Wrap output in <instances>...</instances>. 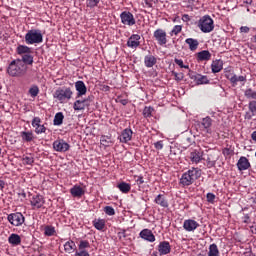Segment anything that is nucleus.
Here are the masks:
<instances>
[{"label":"nucleus","mask_w":256,"mask_h":256,"mask_svg":"<svg viewBox=\"0 0 256 256\" xmlns=\"http://www.w3.org/2000/svg\"><path fill=\"white\" fill-rule=\"evenodd\" d=\"M120 18L123 24L129 25V12H122Z\"/></svg>","instance_id":"nucleus-45"},{"label":"nucleus","mask_w":256,"mask_h":256,"mask_svg":"<svg viewBox=\"0 0 256 256\" xmlns=\"http://www.w3.org/2000/svg\"><path fill=\"white\" fill-rule=\"evenodd\" d=\"M106 223L107 221L102 218H95L94 220H92V226H94V228L98 231H103L106 227Z\"/></svg>","instance_id":"nucleus-21"},{"label":"nucleus","mask_w":256,"mask_h":256,"mask_svg":"<svg viewBox=\"0 0 256 256\" xmlns=\"http://www.w3.org/2000/svg\"><path fill=\"white\" fill-rule=\"evenodd\" d=\"M42 119H40L39 117H34L32 120V127L33 128H38L39 126H42Z\"/></svg>","instance_id":"nucleus-51"},{"label":"nucleus","mask_w":256,"mask_h":256,"mask_svg":"<svg viewBox=\"0 0 256 256\" xmlns=\"http://www.w3.org/2000/svg\"><path fill=\"white\" fill-rule=\"evenodd\" d=\"M198 28L203 33H211L215 29L214 20L209 15H204L199 19Z\"/></svg>","instance_id":"nucleus-5"},{"label":"nucleus","mask_w":256,"mask_h":256,"mask_svg":"<svg viewBox=\"0 0 256 256\" xmlns=\"http://www.w3.org/2000/svg\"><path fill=\"white\" fill-rule=\"evenodd\" d=\"M154 203L163 208L169 207V202L163 194H159L158 196H156L154 199Z\"/></svg>","instance_id":"nucleus-19"},{"label":"nucleus","mask_w":256,"mask_h":256,"mask_svg":"<svg viewBox=\"0 0 256 256\" xmlns=\"http://www.w3.org/2000/svg\"><path fill=\"white\" fill-rule=\"evenodd\" d=\"M118 237L122 242L127 241V234L125 230L119 231Z\"/></svg>","instance_id":"nucleus-57"},{"label":"nucleus","mask_w":256,"mask_h":256,"mask_svg":"<svg viewBox=\"0 0 256 256\" xmlns=\"http://www.w3.org/2000/svg\"><path fill=\"white\" fill-rule=\"evenodd\" d=\"M31 206L33 209H40L44 206L45 204V199L44 196L42 195H33L30 199Z\"/></svg>","instance_id":"nucleus-9"},{"label":"nucleus","mask_w":256,"mask_h":256,"mask_svg":"<svg viewBox=\"0 0 256 256\" xmlns=\"http://www.w3.org/2000/svg\"><path fill=\"white\" fill-rule=\"evenodd\" d=\"M172 246L168 241H162L159 243L158 251L160 256H166L171 253Z\"/></svg>","instance_id":"nucleus-13"},{"label":"nucleus","mask_w":256,"mask_h":256,"mask_svg":"<svg viewBox=\"0 0 256 256\" xmlns=\"http://www.w3.org/2000/svg\"><path fill=\"white\" fill-rule=\"evenodd\" d=\"M56 231H55V227L52 225H46L44 226V235L51 237L53 235H55Z\"/></svg>","instance_id":"nucleus-34"},{"label":"nucleus","mask_w":256,"mask_h":256,"mask_svg":"<svg viewBox=\"0 0 256 256\" xmlns=\"http://www.w3.org/2000/svg\"><path fill=\"white\" fill-rule=\"evenodd\" d=\"M136 23L135 18L132 13H129V26H132Z\"/></svg>","instance_id":"nucleus-60"},{"label":"nucleus","mask_w":256,"mask_h":256,"mask_svg":"<svg viewBox=\"0 0 256 256\" xmlns=\"http://www.w3.org/2000/svg\"><path fill=\"white\" fill-rule=\"evenodd\" d=\"M89 248H91V244H89L88 240H80L78 250L87 251L86 249Z\"/></svg>","instance_id":"nucleus-39"},{"label":"nucleus","mask_w":256,"mask_h":256,"mask_svg":"<svg viewBox=\"0 0 256 256\" xmlns=\"http://www.w3.org/2000/svg\"><path fill=\"white\" fill-rule=\"evenodd\" d=\"M26 45H39L43 43V33L38 29H31L25 34Z\"/></svg>","instance_id":"nucleus-3"},{"label":"nucleus","mask_w":256,"mask_h":256,"mask_svg":"<svg viewBox=\"0 0 256 256\" xmlns=\"http://www.w3.org/2000/svg\"><path fill=\"white\" fill-rule=\"evenodd\" d=\"M111 144V139L108 138L107 136H102L100 138V145L104 146V147H109Z\"/></svg>","instance_id":"nucleus-43"},{"label":"nucleus","mask_w":256,"mask_h":256,"mask_svg":"<svg viewBox=\"0 0 256 256\" xmlns=\"http://www.w3.org/2000/svg\"><path fill=\"white\" fill-rule=\"evenodd\" d=\"M202 126L204 129H210L212 127V124H213V120L211 117H206V118H203L202 119Z\"/></svg>","instance_id":"nucleus-38"},{"label":"nucleus","mask_w":256,"mask_h":256,"mask_svg":"<svg viewBox=\"0 0 256 256\" xmlns=\"http://www.w3.org/2000/svg\"><path fill=\"white\" fill-rule=\"evenodd\" d=\"M201 172L202 171L199 168L188 169L182 174V177L179 178V186L183 188L192 186L198 179H200Z\"/></svg>","instance_id":"nucleus-1"},{"label":"nucleus","mask_w":256,"mask_h":256,"mask_svg":"<svg viewBox=\"0 0 256 256\" xmlns=\"http://www.w3.org/2000/svg\"><path fill=\"white\" fill-rule=\"evenodd\" d=\"M88 98L83 100H76L73 104L74 111H83L86 107H89V104H87Z\"/></svg>","instance_id":"nucleus-18"},{"label":"nucleus","mask_w":256,"mask_h":256,"mask_svg":"<svg viewBox=\"0 0 256 256\" xmlns=\"http://www.w3.org/2000/svg\"><path fill=\"white\" fill-rule=\"evenodd\" d=\"M73 92L70 87H59L55 93L52 95L56 101H59V103H65L67 101H70L72 98Z\"/></svg>","instance_id":"nucleus-4"},{"label":"nucleus","mask_w":256,"mask_h":256,"mask_svg":"<svg viewBox=\"0 0 256 256\" xmlns=\"http://www.w3.org/2000/svg\"><path fill=\"white\" fill-rule=\"evenodd\" d=\"M34 162H35V159L31 154L24 156V158H23L24 165H34Z\"/></svg>","instance_id":"nucleus-42"},{"label":"nucleus","mask_w":256,"mask_h":256,"mask_svg":"<svg viewBox=\"0 0 256 256\" xmlns=\"http://www.w3.org/2000/svg\"><path fill=\"white\" fill-rule=\"evenodd\" d=\"M190 78L193 79L198 85H206L209 83L207 76H202L200 74L191 75Z\"/></svg>","instance_id":"nucleus-24"},{"label":"nucleus","mask_w":256,"mask_h":256,"mask_svg":"<svg viewBox=\"0 0 256 256\" xmlns=\"http://www.w3.org/2000/svg\"><path fill=\"white\" fill-rule=\"evenodd\" d=\"M208 256H220V251L216 244H212L209 246Z\"/></svg>","instance_id":"nucleus-35"},{"label":"nucleus","mask_w":256,"mask_h":256,"mask_svg":"<svg viewBox=\"0 0 256 256\" xmlns=\"http://www.w3.org/2000/svg\"><path fill=\"white\" fill-rule=\"evenodd\" d=\"M247 81V78L246 76H234L232 78V80L230 81L232 84H233V87L234 86H237L238 82H246Z\"/></svg>","instance_id":"nucleus-40"},{"label":"nucleus","mask_w":256,"mask_h":256,"mask_svg":"<svg viewBox=\"0 0 256 256\" xmlns=\"http://www.w3.org/2000/svg\"><path fill=\"white\" fill-rule=\"evenodd\" d=\"M22 59H19V61L22 62L23 65L27 66V65H33L34 64V55L32 54H24L21 55Z\"/></svg>","instance_id":"nucleus-29"},{"label":"nucleus","mask_w":256,"mask_h":256,"mask_svg":"<svg viewBox=\"0 0 256 256\" xmlns=\"http://www.w3.org/2000/svg\"><path fill=\"white\" fill-rule=\"evenodd\" d=\"M20 136L22 138V141L25 143H30V142L34 141V132L23 131L20 133Z\"/></svg>","instance_id":"nucleus-28"},{"label":"nucleus","mask_w":256,"mask_h":256,"mask_svg":"<svg viewBox=\"0 0 256 256\" xmlns=\"http://www.w3.org/2000/svg\"><path fill=\"white\" fill-rule=\"evenodd\" d=\"M215 198L216 196L213 193H208L207 194V201L211 204H213L215 202Z\"/></svg>","instance_id":"nucleus-59"},{"label":"nucleus","mask_w":256,"mask_h":256,"mask_svg":"<svg viewBox=\"0 0 256 256\" xmlns=\"http://www.w3.org/2000/svg\"><path fill=\"white\" fill-rule=\"evenodd\" d=\"M250 28L248 26H241L240 27V32L241 33H249Z\"/></svg>","instance_id":"nucleus-62"},{"label":"nucleus","mask_w":256,"mask_h":256,"mask_svg":"<svg viewBox=\"0 0 256 256\" xmlns=\"http://www.w3.org/2000/svg\"><path fill=\"white\" fill-rule=\"evenodd\" d=\"M249 111L245 112L244 119L251 120L256 115V101H250L248 104Z\"/></svg>","instance_id":"nucleus-15"},{"label":"nucleus","mask_w":256,"mask_h":256,"mask_svg":"<svg viewBox=\"0 0 256 256\" xmlns=\"http://www.w3.org/2000/svg\"><path fill=\"white\" fill-rule=\"evenodd\" d=\"M27 66L23 65V62L20 59H15L14 61L10 62L7 73L10 77H21L27 73Z\"/></svg>","instance_id":"nucleus-2"},{"label":"nucleus","mask_w":256,"mask_h":256,"mask_svg":"<svg viewBox=\"0 0 256 256\" xmlns=\"http://www.w3.org/2000/svg\"><path fill=\"white\" fill-rule=\"evenodd\" d=\"M199 226L200 224L194 219H186L183 223V229L187 232H195Z\"/></svg>","instance_id":"nucleus-12"},{"label":"nucleus","mask_w":256,"mask_h":256,"mask_svg":"<svg viewBox=\"0 0 256 256\" xmlns=\"http://www.w3.org/2000/svg\"><path fill=\"white\" fill-rule=\"evenodd\" d=\"M155 41L163 46L167 44V32L163 29H156L153 34Z\"/></svg>","instance_id":"nucleus-7"},{"label":"nucleus","mask_w":256,"mask_h":256,"mask_svg":"<svg viewBox=\"0 0 256 256\" xmlns=\"http://www.w3.org/2000/svg\"><path fill=\"white\" fill-rule=\"evenodd\" d=\"M157 64V58L152 54H147L144 57V65L147 68H152Z\"/></svg>","instance_id":"nucleus-20"},{"label":"nucleus","mask_w":256,"mask_h":256,"mask_svg":"<svg viewBox=\"0 0 256 256\" xmlns=\"http://www.w3.org/2000/svg\"><path fill=\"white\" fill-rule=\"evenodd\" d=\"M74 86H75L76 92H78V93H76V98L77 99L82 97V96H84V95H86L87 87L85 85V82H83V81H76Z\"/></svg>","instance_id":"nucleus-14"},{"label":"nucleus","mask_w":256,"mask_h":256,"mask_svg":"<svg viewBox=\"0 0 256 256\" xmlns=\"http://www.w3.org/2000/svg\"><path fill=\"white\" fill-rule=\"evenodd\" d=\"M100 0H86L87 8L94 9L99 5Z\"/></svg>","instance_id":"nucleus-44"},{"label":"nucleus","mask_w":256,"mask_h":256,"mask_svg":"<svg viewBox=\"0 0 256 256\" xmlns=\"http://www.w3.org/2000/svg\"><path fill=\"white\" fill-rule=\"evenodd\" d=\"M182 31V26L181 25H176L174 26V28H172L171 32H170V36H177L181 33Z\"/></svg>","instance_id":"nucleus-46"},{"label":"nucleus","mask_w":256,"mask_h":256,"mask_svg":"<svg viewBox=\"0 0 256 256\" xmlns=\"http://www.w3.org/2000/svg\"><path fill=\"white\" fill-rule=\"evenodd\" d=\"M242 221L244 224H249L250 223V216L248 214L244 215V217H242Z\"/></svg>","instance_id":"nucleus-61"},{"label":"nucleus","mask_w":256,"mask_h":256,"mask_svg":"<svg viewBox=\"0 0 256 256\" xmlns=\"http://www.w3.org/2000/svg\"><path fill=\"white\" fill-rule=\"evenodd\" d=\"M64 115L62 112H57L54 117V125L61 126L63 124Z\"/></svg>","instance_id":"nucleus-33"},{"label":"nucleus","mask_w":256,"mask_h":256,"mask_svg":"<svg viewBox=\"0 0 256 256\" xmlns=\"http://www.w3.org/2000/svg\"><path fill=\"white\" fill-rule=\"evenodd\" d=\"M16 53L19 56L30 55V54H32V49H31V47L26 46V45H18L16 48Z\"/></svg>","instance_id":"nucleus-26"},{"label":"nucleus","mask_w":256,"mask_h":256,"mask_svg":"<svg viewBox=\"0 0 256 256\" xmlns=\"http://www.w3.org/2000/svg\"><path fill=\"white\" fill-rule=\"evenodd\" d=\"M70 193L74 198H81L85 194V191L80 186L74 185L73 188L70 189Z\"/></svg>","instance_id":"nucleus-25"},{"label":"nucleus","mask_w":256,"mask_h":256,"mask_svg":"<svg viewBox=\"0 0 256 256\" xmlns=\"http://www.w3.org/2000/svg\"><path fill=\"white\" fill-rule=\"evenodd\" d=\"M182 20H183L184 23H188V22L191 21V18H190V16L188 14H184L182 16Z\"/></svg>","instance_id":"nucleus-63"},{"label":"nucleus","mask_w":256,"mask_h":256,"mask_svg":"<svg viewBox=\"0 0 256 256\" xmlns=\"http://www.w3.org/2000/svg\"><path fill=\"white\" fill-rule=\"evenodd\" d=\"M139 237L142 238L144 241H147L148 243L156 242V236L152 233L150 229H143L142 231H140Z\"/></svg>","instance_id":"nucleus-11"},{"label":"nucleus","mask_w":256,"mask_h":256,"mask_svg":"<svg viewBox=\"0 0 256 256\" xmlns=\"http://www.w3.org/2000/svg\"><path fill=\"white\" fill-rule=\"evenodd\" d=\"M215 165H216V160L212 159V157L209 156L208 159H207V167H208V169H211V168L215 167Z\"/></svg>","instance_id":"nucleus-55"},{"label":"nucleus","mask_w":256,"mask_h":256,"mask_svg":"<svg viewBox=\"0 0 256 256\" xmlns=\"http://www.w3.org/2000/svg\"><path fill=\"white\" fill-rule=\"evenodd\" d=\"M7 221L14 227H21L26 221V217L21 212H15L7 216Z\"/></svg>","instance_id":"nucleus-6"},{"label":"nucleus","mask_w":256,"mask_h":256,"mask_svg":"<svg viewBox=\"0 0 256 256\" xmlns=\"http://www.w3.org/2000/svg\"><path fill=\"white\" fill-rule=\"evenodd\" d=\"M74 256H91L87 250H76Z\"/></svg>","instance_id":"nucleus-54"},{"label":"nucleus","mask_w":256,"mask_h":256,"mask_svg":"<svg viewBox=\"0 0 256 256\" xmlns=\"http://www.w3.org/2000/svg\"><path fill=\"white\" fill-rule=\"evenodd\" d=\"M196 59L199 62H203V61H209L212 59V54L210 51L208 50H202L201 52H199L198 54H196Z\"/></svg>","instance_id":"nucleus-22"},{"label":"nucleus","mask_w":256,"mask_h":256,"mask_svg":"<svg viewBox=\"0 0 256 256\" xmlns=\"http://www.w3.org/2000/svg\"><path fill=\"white\" fill-rule=\"evenodd\" d=\"M154 147H155V149L158 150V151L163 150V148H164V143H163V141L160 140V141L154 143Z\"/></svg>","instance_id":"nucleus-58"},{"label":"nucleus","mask_w":256,"mask_h":256,"mask_svg":"<svg viewBox=\"0 0 256 256\" xmlns=\"http://www.w3.org/2000/svg\"><path fill=\"white\" fill-rule=\"evenodd\" d=\"M121 143H128L129 141V129L126 128L123 130L122 134L119 137Z\"/></svg>","instance_id":"nucleus-37"},{"label":"nucleus","mask_w":256,"mask_h":256,"mask_svg":"<svg viewBox=\"0 0 256 256\" xmlns=\"http://www.w3.org/2000/svg\"><path fill=\"white\" fill-rule=\"evenodd\" d=\"M141 36L139 34H132L129 38V47L136 50L141 45Z\"/></svg>","instance_id":"nucleus-17"},{"label":"nucleus","mask_w":256,"mask_h":256,"mask_svg":"<svg viewBox=\"0 0 256 256\" xmlns=\"http://www.w3.org/2000/svg\"><path fill=\"white\" fill-rule=\"evenodd\" d=\"M46 130H47V128L44 125H40L39 127L35 128L34 132L37 135H41V134L46 133Z\"/></svg>","instance_id":"nucleus-50"},{"label":"nucleus","mask_w":256,"mask_h":256,"mask_svg":"<svg viewBox=\"0 0 256 256\" xmlns=\"http://www.w3.org/2000/svg\"><path fill=\"white\" fill-rule=\"evenodd\" d=\"M64 250H65V252L68 253V254L74 253L75 250H76V244H75V242H73V241H67V242L64 244Z\"/></svg>","instance_id":"nucleus-31"},{"label":"nucleus","mask_w":256,"mask_h":256,"mask_svg":"<svg viewBox=\"0 0 256 256\" xmlns=\"http://www.w3.org/2000/svg\"><path fill=\"white\" fill-rule=\"evenodd\" d=\"M237 75L234 74L233 69L231 67L225 68V78L231 82V80Z\"/></svg>","instance_id":"nucleus-41"},{"label":"nucleus","mask_w":256,"mask_h":256,"mask_svg":"<svg viewBox=\"0 0 256 256\" xmlns=\"http://www.w3.org/2000/svg\"><path fill=\"white\" fill-rule=\"evenodd\" d=\"M244 97L248 100H256V90L248 88L244 91Z\"/></svg>","instance_id":"nucleus-32"},{"label":"nucleus","mask_w":256,"mask_h":256,"mask_svg":"<svg viewBox=\"0 0 256 256\" xmlns=\"http://www.w3.org/2000/svg\"><path fill=\"white\" fill-rule=\"evenodd\" d=\"M236 166L239 171H247L251 167V164L245 156H241Z\"/></svg>","instance_id":"nucleus-16"},{"label":"nucleus","mask_w":256,"mask_h":256,"mask_svg":"<svg viewBox=\"0 0 256 256\" xmlns=\"http://www.w3.org/2000/svg\"><path fill=\"white\" fill-rule=\"evenodd\" d=\"M29 93L32 98H36L39 94V88L38 86H32L29 90Z\"/></svg>","instance_id":"nucleus-47"},{"label":"nucleus","mask_w":256,"mask_h":256,"mask_svg":"<svg viewBox=\"0 0 256 256\" xmlns=\"http://www.w3.org/2000/svg\"><path fill=\"white\" fill-rule=\"evenodd\" d=\"M133 179H134L135 183H136L137 185H139V186H141V185L144 184V178H143V176L134 175V176H132L131 181H133Z\"/></svg>","instance_id":"nucleus-49"},{"label":"nucleus","mask_w":256,"mask_h":256,"mask_svg":"<svg viewBox=\"0 0 256 256\" xmlns=\"http://www.w3.org/2000/svg\"><path fill=\"white\" fill-rule=\"evenodd\" d=\"M174 62L176 63V65H178L182 69H189V65H184V62L182 59L175 58Z\"/></svg>","instance_id":"nucleus-53"},{"label":"nucleus","mask_w":256,"mask_h":256,"mask_svg":"<svg viewBox=\"0 0 256 256\" xmlns=\"http://www.w3.org/2000/svg\"><path fill=\"white\" fill-rule=\"evenodd\" d=\"M251 139L256 143V131L251 133Z\"/></svg>","instance_id":"nucleus-64"},{"label":"nucleus","mask_w":256,"mask_h":256,"mask_svg":"<svg viewBox=\"0 0 256 256\" xmlns=\"http://www.w3.org/2000/svg\"><path fill=\"white\" fill-rule=\"evenodd\" d=\"M8 243L10 245H12L13 247H18L19 245H21L22 239H21L20 235L12 233V234H10V236L8 238Z\"/></svg>","instance_id":"nucleus-23"},{"label":"nucleus","mask_w":256,"mask_h":256,"mask_svg":"<svg viewBox=\"0 0 256 256\" xmlns=\"http://www.w3.org/2000/svg\"><path fill=\"white\" fill-rule=\"evenodd\" d=\"M121 193L127 194L129 192V184L126 182H120L116 185Z\"/></svg>","instance_id":"nucleus-36"},{"label":"nucleus","mask_w":256,"mask_h":256,"mask_svg":"<svg viewBox=\"0 0 256 256\" xmlns=\"http://www.w3.org/2000/svg\"><path fill=\"white\" fill-rule=\"evenodd\" d=\"M52 147L55 151L60 153L67 152L70 149V145L63 139L55 140L54 143H52Z\"/></svg>","instance_id":"nucleus-8"},{"label":"nucleus","mask_w":256,"mask_h":256,"mask_svg":"<svg viewBox=\"0 0 256 256\" xmlns=\"http://www.w3.org/2000/svg\"><path fill=\"white\" fill-rule=\"evenodd\" d=\"M204 151L201 148L194 149L190 154L191 162L194 164H199L204 158Z\"/></svg>","instance_id":"nucleus-10"},{"label":"nucleus","mask_w":256,"mask_h":256,"mask_svg":"<svg viewBox=\"0 0 256 256\" xmlns=\"http://www.w3.org/2000/svg\"><path fill=\"white\" fill-rule=\"evenodd\" d=\"M104 212L106 215L108 216H112V215H115V209H113L111 206H106L104 208Z\"/></svg>","instance_id":"nucleus-56"},{"label":"nucleus","mask_w":256,"mask_h":256,"mask_svg":"<svg viewBox=\"0 0 256 256\" xmlns=\"http://www.w3.org/2000/svg\"><path fill=\"white\" fill-rule=\"evenodd\" d=\"M211 70H212V73H220L223 70V61L222 60L212 61Z\"/></svg>","instance_id":"nucleus-27"},{"label":"nucleus","mask_w":256,"mask_h":256,"mask_svg":"<svg viewBox=\"0 0 256 256\" xmlns=\"http://www.w3.org/2000/svg\"><path fill=\"white\" fill-rule=\"evenodd\" d=\"M154 111V109L150 106V107H145L143 110V115L145 118H150L152 116V112Z\"/></svg>","instance_id":"nucleus-48"},{"label":"nucleus","mask_w":256,"mask_h":256,"mask_svg":"<svg viewBox=\"0 0 256 256\" xmlns=\"http://www.w3.org/2000/svg\"><path fill=\"white\" fill-rule=\"evenodd\" d=\"M172 76H174V78L177 82H181L184 79L183 73H177L175 71H172Z\"/></svg>","instance_id":"nucleus-52"},{"label":"nucleus","mask_w":256,"mask_h":256,"mask_svg":"<svg viewBox=\"0 0 256 256\" xmlns=\"http://www.w3.org/2000/svg\"><path fill=\"white\" fill-rule=\"evenodd\" d=\"M185 43L188 45L190 51H197L199 47V41L193 38L186 39Z\"/></svg>","instance_id":"nucleus-30"}]
</instances>
